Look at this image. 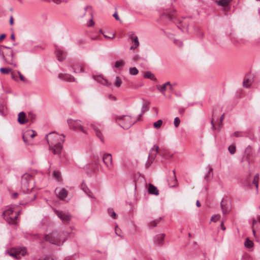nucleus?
<instances>
[{
    "label": "nucleus",
    "instance_id": "obj_27",
    "mask_svg": "<svg viewBox=\"0 0 260 260\" xmlns=\"http://www.w3.org/2000/svg\"><path fill=\"white\" fill-rule=\"evenodd\" d=\"M216 3L218 6L222 7H226L228 5L229 1V0H219L216 1Z\"/></svg>",
    "mask_w": 260,
    "mask_h": 260
},
{
    "label": "nucleus",
    "instance_id": "obj_48",
    "mask_svg": "<svg viewBox=\"0 0 260 260\" xmlns=\"http://www.w3.org/2000/svg\"><path fill=\"white\" fill-rule=\"evenodd\" d=\"M84 9H85V11L86 12L88 11V10H90V14L91 15H92V11H91L92 7L91 6H87L85 7Z\"/></svg>",
    "mask_w": 260,
    "mask_h": 260
},
{
    "label": "nucleus",
    "instance_id": "obj_51",
    "mask_svg": "<svg viewBox=\"0 0 260 260\" xmlns=\"http://www.w3.org/2000/svg\"><path fill=\"white\" fill-rule=\"evenodd\" d=\"M113 16L117 20L120 21V18L116 12H115L113 15Z\"/></svg>",
    "mask_w": 260,
    "mask_h": 260
},
{
    "label": "nucleus",
    "instance_id": "obj_21",
    "mask_svg": "<svg viewBox=\"0 0 260 260\" xmlns=\"http://www.w3.org/2000/svg\"><path fill=\"white\" fill-rule=\"evenodd\" d=\"M148 192L149 193L154 195H158V190L152 184H149L148 186Z\"/></svg>",
    "mask_w": 260,
    "mask_h": 260
},
{
    "label": "nucleus",
    "instance_id": "obj_17",
    "mask_svg": "<svg viewBox=\"0 0 260 260\" xmlns=\"http://www.w3.org/2000/svg\"><path fill=\"white\" fill-rule=\"evenodd\" d=\"M56 55L59 61H62L66 57V53L62 50L58 48L56 51Z\"/></svg>",
    "mask_w": 260,
    "mask_h": 260
},
{
    "label": "nucleus",
    "instance_id": "obj_6",
    "mask_svg": "<svg viewBox=\"0 0 260 260\" xmlns=\"http://www.w3.org/2000/svg\"><path fill=\"white\" fill-rule=\"evenodd\" d=\"M6 253L16 259H19L22 256L25 255L27 251L25 247H19L12 248L10 251H7Z\"/></svg>",
    "mask_w": 260,
    "mask_h": 260
},
{
    "label": "nucleus",
    "instance_id": "obj_59",
    "mask_svg": "<svg viewBox=\"0 0 260 260\" xmlns=\"http://www.w3.org/2000/svg\"><path fill=\"white\" fill-rule=\"evenodd\" d=\"M93 25H94V22H93L92 19H91L90 20V24L88 25V26H93Z\"/></svg>",
    "mask_w": 260,
    "mask_h": 260
},
{
    "label": "nucleus",
    "instance_id": "obj_26",
    "mask_svg": "<svg viewBox=\"0 0 260 260\" xmlns=\"http://www.w3.org/2000/svg\"><path fill=\"white\" fill-rule=\"evenodd\" d=\"M145 78L150 79L152 80H156V77L155 75L151 72L148 71L145 73L144 75Z\"/></svg>",
    "mask_w": 260,
    "mask_h": 260
},
{
    "label": "nucleus",
    "instance_id": "obj_12",
    "mask_svg": "<svg viewBox=\"0 0 260 260\" xmlns=\"http://www.w3.org/2000/svg\"><path fill=\"white\" fill-rule=\"evenodd\" d=\"M58 78L60 80L68 82H73L75 81V79L73 76L67 73L59 74L58 75Z\"/></svg>",
    "mask_w": 260,
    "mask_h": 260
},
{
    "label": "nucleus",
    "instance_id": "obj_46",
    "mask_svg": "<svg viewBox=\"0 0 260 260\" xmlns=\"http://www.w3.org/2000/svg\"><path fill=\"white\" fill-rule=\"evenodd\" d=\"M17 74L19 75L20 80L22 81H25L24 77L21 74V73L19 71H17Z\"/></svg>",
    "mask_w": 260,
    "mask_h": 260
},
{
    "label": "nucleus",
    "instance_id": "obj_54",
    "mask_svg": "<svg viewBox=\"0 0 260 260\" xmlns=\"http://www.w3.org/2000/svg\"><path fill=\"white\" fill-rule=\"evenodd\" d=\"M224 114H223L221 116V117H220V119H219V120H220V123H221V125H222V121H223V119H224Z\"/></svg>",
    "mask_w": 260,
    "mask_h": 260
},
{
    "label": "nucleus",
    "instance_id": "obj_14",
    "mask_svg": "<svg viewBox=\"0 0 260 260\" xmlns=\"http://www.w3.org/2000/svg\"><path fill=\"white\" fill-rule=\"evenodd\" d=\"M165 237V235L164 234H159L155 235L153 237L154 243L158 245L162 244L164 241Z\"/></svg>",
    "mask_w": 260,
    "mask_h": 260
},
{
    "label": "nucleus",
    "instance_id": "obj_20",
    "mask_svg": "<svg viewBox=\"0 0 260 260\" xmlns=\"http://www.w3.org/2000/svg\"><path fill=\"white\" fill-rule=\"evenodd\" d=\"M169 86L170 88H171L172 87V85H171V83L170 82H167L162 85H157V89L162 93L165 94V92L166 90L167 86Z\"/></svg>",
    "mask_w": 260,
    "mask_h": 260
},
{
    "label": "nucleus",
    "instance_id": "obj_11",
    "mask_svg": "<svg viewBox=\"0 0 260 260\" xmlns=\"http://www.w3.org/2000/svg\"><path fill=\"white\" fill-rule=\"evenodd\" d=\"M103 160L107 168L109 170L112 169L113 167L112 155L110 153L104 154L103 157Z\"/></svg>",
    "mask_w": 260,
    "mask_h": 260
},
{
    "label": "nucleus",
    "instance_id": "obj_39",
    "mask_svg": "<svg viewBox=\"0 0 260 260\" xmlns=\"http://www.w3.org/2000/svg\"><path fill=\"white\" fill-rule=\"evenodd\" d=\"M228 150L231 154H234L236 152V147L233 145H230L228 148Z\"/></svg>",
    "mask_w": 260,
    "mask_h": 260
},
{
    "label": "nucleus",
    "instance_id": "obj_9",
    "mask_svg": "<svg viewBox=\"0 0 260 260\" xmlns=\"http://www.w3.org/2000/svg\"><path fill=\"white\" fill-rule=\"evenodd\" d=\"M36 135V133L32 129H27L25 131L22 135V139L26 145H30L31 144L28 142V139L29 138H33Z\"/></svg>",
    "mask_w": 260,
    "mask_h": 260
},
{
    "label": "nucleus",
    "instance_id": "obj_34",
    "mask_svg": "<svg viewBox=\"0 0 260 260\" xmlns=\"http://www.w3.org/2000/svg\"><path fill=\"white\" fill-rule=\"evenodd\" d=\"M109 215L113 219L117 218V215L116 213L113 211L112 209H109L108 210Z\"/></svg>",
    "mask_w": 260,
    "mask_h": 260
},
{
    "label": "nucleus",
    "instance_id": "obj_29",
    "mask_svg": "<svg viewBox=\"0 0 260 260\" xmlns=\"http://www.w3.org/2000/svg\"><path fill=\"white\" fill-rule=\"evenodd\" d=\"M91 127H92L94 131L101 130V129L102 128L101 124L98 123H92L91 124Z\"/></svg>",
    "mask_w": 260,
    "mask_h": 260
},
{
    "label": "nucleus",
    "instance_id": "obj_45",
    "mask_svg": "<svg viewBox=\"0 0 260 260\" xmlns=\"http://www.w3.org/2000/svg\"><path fill=\"white\" fill-rule=\"evenodd\" d=\"M115 234L118 236L119 237H122V236L120 235V229L118 228V226L117 225L115 227Z\"/></svg>",
    "mask_w": 260,
    "mask_h": 260
},
{
    "label": "nucleus",
    "instance_id": "obj_24",
    "mask_svg": "<svg viewBox=\"0 0 260 260\" xmlns=\"http://www.w3.org/2000/svg\"><path fill=\"white\" fill-rule=\"evenodd\" d=\"M252 77H250L249 78H245L243 82V86L248 88L250 86V84L252 83Z\"/></svg>",
    "mask_w": 260,
    "mask_h": 260
},
{
    "label": "nucleus",
    "instance_id": "obj_62",
    "mask_svg": "<svg viewBox=\"0 0 260 260\" xmlns=\"http://www.w3.org/2000/svg\"><path fill=\"white\" fill-rule=\"evenodd\" d=\"M196 205H197V207H200V206H201V204H200V202H199V200H197V202H196Z\"/></svg>",
    "mask_w": 260,
    "mask_h": 260
},
{
    "label": "nucleus",
    "instance_id": "obj_47",
    "mask_svg": "<svg viewBox=\"0 0 260 260\" xmlns=\"http://www.w3.org/2000/svg\"><path fill=\"white\" fill-rule=\"evenodd\" d=\"M149 224L151 227H154L157 225V221L155 220L152 221L150 222Z\"/></svg>",
    "mask_w": 260,
    "mask_h": 260
},
{
    "label": "nucleus",
    "instance_id": "obj_35",
    "mask_svg": "<svg viewBox=\"0 0 260 260\" xmlns=\"http://www.w3.org/2000/svg\"><path fill=\"white\" fill-rule=\"evenodd\" d=\"M94 132L95 133V135L96 136V137H98L102 142H104V137L103 136V135H102V133L101 130H99V131H94Z\"/></svg>",
    "mask_w": 260,
    "mask_h": 260
},
{
    "label": "nucleus",
    "instance_id": "obj_63",
    "mask_svg": "<svg viewBox=\"0 0 260 260\" xmlns=\"http://www.w3.org/2000/svg\"><path fill=\"white\" fill-rule=\"evenodd\" d=\"M10 23L11 25H12L13 24V17H11L10 20Z\"/></svg>",
    "mask_w": 260,
    "mask_h": 260
},
{
    "label": "nucleus",
    "instance_id": "obj_57",
    "mask_svg": "<svg viewBox=\"0 0 260 260\" xmlns=\"http://www.w3.org/2000/svg\"><path fill=\"white\" fill-rule=\"evenodd\" d=\"M220 226H221V229L223 231H224L225 230V227L224 226L223 222H221V223L220 224Z\"/></svg>",
    "mask_w": 260,
    "mask_h": 260
},
{
    "label": "nucleus",
    "instance_id": "obj_13",
    "mask_svg": "<svg viewBox=\"0 0 260 260\" xmlns=\"http://www.w3.org/2000/svg\"><path fill=\"white\" fill-rule=\"evenodd\" d=\"M55 193L60 200H63L67 197L68 191L64 188H57L55 189Z\"/></svg>",
    "mask_w": 260,
    "mask_h": 260
},
{
    "label": "nucleus",
    "instance_id": "obj_19",
    "mask_svg": "<svg viewBox=\"0 0 260 260\" xmlns=\"http://www.w3.org/2000/svg\"><path fill=\"white\" fill-rule=\"evenodd\" d=\"M73 72L75 73H80L84 72L83 67L79 63L74 64L72 66Z\"/></svg>",
    "mask_w": 260,
    "mask_h": 260
},
{
    "label": "nucleus",
    "instance_id": "obj_49",
    "mask_svg": "<svg viewBox=\"0 0 260 260\" xmlns=\"http://www.w3.org/2000/svg\"><path fill=\"white\" fill-rule=\"evenodd\" d=\"M174 42L180 47H181L183 45L182 43L179 40H175Z\"/></svg>",
    "mask_w": 260,
    "mask_h": 260
},
{
    "label": "nucleus",
    "instance_id": "obj_44",
    "mask_svg": "<svg viewBox=\"0 0 260 260\" xmlns=\"http://www.w3.org/2000/svg\"><path fill=\"white\" fill-rule=\"evenodd\" d=\"M17 73H15L14 72H11V78L12 79H13L15 81H18V78L17 76L16 75Z\"/></svg>",
    "mask_w": 260,
    "mask_h": 260
},
{
    "label": "nucleus",
    "instance_id": "obj_2",
    "mask_svg": "<svg viewBox=\"0 0 260 260\" xmlns=\"http://www.w3.org/2000/svg\"><path fill=\"white\" fill-rule=\"evenodd\" d=\"M0 57L6 63L17 67V64L14 62V52L11 47L4 45L0 46Z\"/></svg>",
    "mask_w": 260,
    "mask_h": 260
},
{
    "label": "nucleus",
    "instance_id": "obj_22",
    "mask_svg": "<svg viewBox=\"0 0 260 260\" xmlns=\"http://www.w3.org/2000/svg\"><path fill=\"white\" fill-rule=\"evenodd\" d=\"M173 172V176L172 178L168 180V185L170 186V187H174L176 185L177 178L175 175V172L174 170Z\"/></svg>",
    "mask_w": 260,
    "mask_h": 260
},
{
    "label": "nucleus",
    "instance_id": "obj_15",
    "mask_svg": "<svg viewBox=\"0 0 260 260\" xmlns=\"http://www.w3.org/2000/svg\"><path fill=\"white\" fill-rule=\"evenodd\" d=\"M159 147L157 145H154L151 149L148 156L149 159L154 160L157 155V152L159 150Z\"/></svg>",
    "mask_w": 260,
    "mask_h": 260
},
{
    "label": "nucleus",
    "instance_id": "obj_5",
    "mask_svg": "<svg viewBox=\"0 0 260 260\" xmlns=\"http://www.w3.org/2000/svg\"><path fill=\"white\" fill-rule=\"evenodd\" d=\"M13 208L9 207L6 209L3 213L4 218L9 223L13 224L19 215V212H16L14 214Z\"/></svg>",
    "mask_w": 260,
    "mask_h": 260
},
{
    "label": "nucleus",
    "instance_id": "obj_43",
    "mask_svg": "<svg viewBox=\"0 0 260 260\" xmlns=\"http://www.w3.org/2000/svg\"><path fill=\"white\" fill-rule=\"evenodd\" d=\"M180 123V120L179 118L178 117H175L174 119V126L176 127H177L179 125Z\"/></svg>",
    "mask_w": 260,
    "mask_h": 260
},
{
    "label": "nucleus",
    "instance_id": "obj_8",
    "mask_svg": "<svg viewBox=\"0 0 260 260\" xmlns=\"http://www.w3.org/2000/svg\"><path fill=\"white\" fill-rule=\"evenodd\" d=\"M60 236L56 231H53L52 233L46 235L45 236V240L49 243L54 245H60Z\"/></svg>",
    "mask_w": 260,
    "mask_h": 260
},
{
    "label": "nucleus",
    "instance_id": "obj_7",
    "mask_svg": "<svg viewBox=\"0 0 260 260\" xmlns=\"http://www.w3.org/2000/svg\"><path fill=\"white\" fill-rule=\"evenodd\" d=\"M67 123L70 129L74 131H80L85 134H87L86 131L84 129L82 125L81 120L70 118L67 120Z\"/></svg>",
    "mask_w": 260,
    "mask_h": 260
},
{
    "label": "nucleus",
    "instance_id": "obj_38",
    "mask_svg": "<svg viewBox=\"0 0 260 260\" xmlns=\"http://www.w3.org/2000/svg\"><path fill=\"white\" fill-rule=\"evenodd\" d=\"M244 133L242 132H235L231 135V137H241L244 136Z\"/></svg>",
    "mask_w": 260,
    "mask_h": 260
},
{
    "label": "nucleus",
    "instance_id": "obj_18",
    "mask_svg": "<svg viewBox=\"0 0 260 260\" xmlns=\"http://www.w3.org/2000/svg\"><path fill=\"white\" fill-rule=\"evenodd\" d=\"M17 120L21 124H25L28 121V120L26 118V115L24 112L22 111L18 114Z\"/></svg>",
    "mask_w": 260,
    "mask_h": 260
},
{
    "label": "nucleus",
    "instance_id": "obj_60",
    "mask_svg": "<svg viewBox=\"0 0 260 260\" xmlns=\"http://www.w3.org/2000/svg\"><path fill=\"white\" fill-rule=\"evenodd\" d=\"M53 2L56 4H59L60 3H61V0H56V1H53Z\"/></svg>",
    "mask_w": 260,
    "mask_h": 260
},
{
    "label": "nucleus",
    "instance_id": "obj_42",
    "mask_svg": "<svg viewBox=\"0 0 260 260\" xmlns=\"http://www.w3.org/2000/svg\"><path fill=\"white\" fill-rule=\"evenodd\" d=\"M82 189L84 191V192L88 196H89L88 194V192H89V190L88 188L83 183L81 185Z\"/></svg>",
    "mask_w": 260,
    "mask_h": 260
},
{
    "label": "nucleus",
    "instance_id": "obj_3",
    "mask_svg": "<svg viewBox=\"0 0 260 260\" xmlns=\"http://www.w3.org/2000/svg\"><path fill=\"white\" fill-rule=\"evenodd\" d=\"M21 187L24 193L30 192L34 188L32 176L28 173L23 174L21 177Z\"/></svg>",
    "mask_w": 260,
    "mask_h": 260
},
{
    "label": "nucleus",
    "instance_id": "obj_16",
    "mask_svg": "<svg viewBox=\"0 0 260 260\" xmlns=\"http://www.w3.org/2000/svg\"><path fill=\"white\" fill-rule=\"evenodd\" d=\"M220 207L223 214H227L230 212V208L227 202L223 199L220 202Z\"/></svg>",
    "mask_w": 260,
    "mask_h": 260
},
{
    "label": "nucleus",
    "instance_id": "obj_41",
    "mask_svg": "<svg viewBox=\"0 0 260 260\" xmlns=\"http://www.w3.org/2000/svg\"><path fill=\"white\" fill-rule=\"evenodd\" d=\"M220 215L219 214H215L213 216H212L211 218V221L213 222H216L217 220H218L220 218Z\"/></svg>",
    "mask_w": 260,
    "mask_h": 260
},
{
    "label": "nucleus",
    "instance_id": "obj_31",
    "mask_svg": "<svg viewBox=\"0 0 260 260\" xmlns=\"http://www.w3.org/2000/svg\"><path fill=\"white\" fill-rule=\"evenodd\" d=\"M244 245L246 248H250L253 246V243L252 241L248 239H246Z\"/></svg>",
    "mask_w": 260,
    "mask_h": 260
},
{
    "label": "nucleus",
    "instance_id": "obj_37",
    "mask_svg": "<svg viewBox=\"0 0 260 260\" xmlns=\"http://www.w3.org/2000/svg\"><path fill=\"white\" fill-rule=\"evenodd\" d=\"M121 83H122V81H121V79L119 77L117 76L116 77L115 81V83H114L116 87H119L120 86Z\"/></svg>",
    "mask_w": 260,
    "mask_h": 260
},
{
    "label": "nucleus",
    "instance_id": "obj_28",
    "mask_svg": "<svg viewBox=\"0 0 260 260\" xmlns=\"http://www.w3.org/2000/svg\"><path fill=\"white\" fill-rule=\"evenodd\" d=\"M258 180H259V174H256L254 176V179L252 181V183H253V184H254L255 185L257 192L258 191Z\"/></svg>",
    "mask_w": 260,
    "mask_h": 260
},
{
    "label": "nucleus",
    "instance_id": "obj_58",
    "mask_svg": "<svg viewBox=\"0 0 260 260\" xmlns=\"http://www.w3.org/2000/svg\"><path fill=\"white\" fill-rule=\"evenodd\" d=\"M104 37L105 38H107V39H110V38H113L115 37V35L114 34H113L112 35V37H108L106 35H104Z\"/></svg>",
    "mask_w": 260,
    "mask_h": 260
},
{
    "label": "nucleus",
    "instance_id": "obj_53",
    "mask_svg": "<svg viewBox=\"0 0 260 260\" xmlns=\"http://www.w3.org/2000/svg\"><path fill=\"white\" fill-rule=\"evenodd\" d=\"M6 35L5 34H2L0 36V42L5 38Z\"/></svg>",
    "mask_w": 260,
    "mask_h": 260
},
{
    "label": "nucleus",
    "instance_id": "obj_25",
    "mask_svg": "<svg viewBox=\"0 0 260 260\" xmlns=\"http://www.w3.org/2000/svg\"><path fill=\"white\" fill-rule=\"evenodd\" d=\"M93 78L98 82H99L102 84H107V81L101 75L94 76Z\"/></svg>",
    "mask_w": 260,
    "mask_h": 260
},
{
    "label": "nucleus",
    "instance_id": "obj_23",
    "mask_svg": "<svg viewBox=\"0 0 260 260\" xmlns=\"http://www.w3.org/2000/svg\"><path fill=\"white\" fill-rule=\"evenodd\" d=\"M131 40L132 41V43H134L133 46H132L130 49H135L137 48L139 46V42L138 41V38L137 36H134L131 37Z\"/></svg>",
    "mask_w": 260,
    "mask_h": 260
},
{
    "label": "nucleus",
    "instance_id": "obj_33",
    "mask_svg": "<svg viewBox=\"0 0 260 260\" xmlns=\"http://www.w3.org/2000/svg\"><path fill=\"white\" fill-rule=\"evenodd\" d=\"M162 121L161 119L158 120L154 123L153 126L156 129H159L162 125Z\"/></svg>",
    "mask_w": 260,
    "mask_h": 260
},
{
    "label": "nucleus",
    "instance_id": "obj_64",
    "mask_svg": "<svg viewBox=\"0 0 260 260\" xmlns=\"http://www.w3.org/2000/svg\"><path fill=\"white\" fill-rule=\"evenodd\" d=\"M43 260H53V259H52V258H51L50 257H46L44 259H43Z\"/></svg>",
    "mask_w": 260,
    "mask_h": 260
},
{
    "label": "nucleus",
    "instance_id": "obj_10",
    "mask_svg": "<svg viewBox=\"0 0 260 260\" xmlns=\"http://www.w3.org/2000/svg\"><path fill=\"white\" fill-rule=\"evenodd\" d=\"M55 213L57 216L62 220L63 222H68L71 219V215L68 213L62 211H59L56 209H54Z\"/></svg>",
    "mask_w": 260,
    "mask_h": 260
},
{
    "label": "nucleus",
    "instance_id": "obj_1",
    "mask_svg": "<svg viewBox=\"0 0 260 260\" xmlns=\"http://www.w3.org/2000/svg\"><path fill=\"white\" fill-rule=\"evenodd\" d=\"M64 137V135H59L55 133L46 135L45 139L49 144V149L54 154L59 155L61 154Z\"/></svg>",
    "mask_w": 260,
    "mask_h": 260
},
{
    "label": "nucleus",
    "instance_id": "obj_61",
    "mask_svg": "<svg viewBox=\"0 0 260 260\" xmlns=\"http://www.w3.org/2000/svg\"><path fill=\"white\" fill-rule=\"evenodd\" d=\"M257 222V220L255 219H253L252 220V226L253 227L254 226V225H255V224Z\"/></svg>",
    "mask_w": 260,
    "mask_h": 260
},
{
    "label": "nucleus",
    "instance_id": "obj_32",
    "mask_svg": "<svg viewBox=\"0 0 260 260\" xmlns=\"http://www.w3.org/2000/svg\"><path fill=\"white\" fill-rule=\"evenodd\" d=\"M129 72L131 75H136L138 74L139 71L136 67H133L129 69Z\"/></svg>",
    "mask_w": 260,
    "mask_h": 260
},
{
    "label": "nucleus",
    "instance_id": "obj_50",
    "mask_svg": "<svg viewBox=\"0 0 260 260\" xmlns=\"http://www.w3.org/2000/svg\"><path fill=\"white\" fill-rule=\"evenodd\" d=\"M140 58V57L138 55H135L133 57V60L134 61H138Z\"/></svg>",
    "mask_w": 260,
    "mask_h": 260
},
{
    "label": "nucleus",
    "instance_id": "obj_30",
    "mask_svg": "<svg viewBox=\"0 0 260 260\" xmlns=\"http://www.w3.org/2000/svg\"><path fill=\"white\" fill-rule=\"evenodd\" d=\"M12 72V69L9 68H0V72L3 74H8Z\"/></svg>",
    "mask_w": 260,
    "mask_h": 260
},
{
    "label": "nucleus",
    "instance_id": "obj_36",
    "mask_svg": "<svg viewBox=\"0 0 260 260\" xmlns=\"http://www.w3.org/2000/svg\"><path fill=\"white\" fill-rule=\"evenodd\" d=\"M124 65V62L122 60H118L115 63V67L116 68H120Z\"/></svg>",
    "mask_w": 260,
    "mask_h": 260
},
{
    "label": "nucleus",
    "instance_id": "obj_40",
    "mask_svg": "<svg viewBox=\"0 0 260 260\" xmlns=\"http://www.w3.org/2000/svg\"><path fill=\"white\" fill-rule=\"evenodd\" d=\"M35 118H36L35 114H34L32 112H29L28 114L27 119L28 120V121L29 120H30L32 122L33 120L35 119Z\"/></svg>",
    "mask_w": 260,
    "mask_h": 260
},
{
    "label": "nucleus",
    "instance_id": "obj_56",
    "mask_svg": "<svg viewBox=\"0 0 260 260\" xmlns=\"http://www.w3.org/2000/svg\"><path fill=\"white\" fill-rule=\"evenodd\" d=\"M53 175L54 177H56V178H58L59 177V174L57 172H53Z\"/></svg>",
    "mask_w": 260,
    "mask_h": 260
},
{
    "label": "nucleus",
    "instance_id": "obj_4",
    "mask_svg": "<svg viewBox=\"0 0 260 260\" xmlns=\"http://www.w3.org/2000/svg\"><path fill=\"white\" fill-rule=\"evenodd\" d=\"M115 120L121 127L125 129L129 128L137 121L128 115L117 116L115 118Z\"/></svg>",
    "mask_w": 260,
    "mask_h": 260
},
{
    "label": "nucleus",
    "instance_id": "obj_52",
    "mask_svg": "<svg viewBox=\"0 0 260 260\" xmlns=\"http://www.w3.org/2000/svg\"><path fill=\"white\" fill-rule=\"evenodd\" d=\"M109 98L111 100H113V101H115L116 100V98L115 96H114L112 95H109Z\"/></svg>",
    "mask_w": 260,
    "mask_h": 260
},
{
    "label": "nucleus",
    "instance_id": "obj_55",
    "mask_svg": "<svg viewBox=\"0 0 260 260\" xmlns=\"http://www.w3.org/2000/svg\"><path fill=\"white\" fill-rule=\"evenodd\" d=\"M18 195V193H17V192H15V193H13V194H12V197L13 199H16V198L17 197Z\"/></svg>",
    "mask_w": 260,
    "mask_h": 260
}]
</instances>
